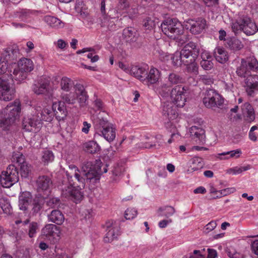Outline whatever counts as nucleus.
Here are the masks:
<instances>
[{
  "label": "nucleus",
  "mask_w": 258,
  "mask_h": 258,
  "mask_svg": "<svg viewBox=\"0 0 258 258\" xmlns=\"http://www.w3.org/2000/svg\"><path fill=\"white\" fill-rule=\"evenodd\" d=\"M38 195L40 196H48V178L46 175L39 176L37 181Z\"/></svg>",
  "instance_id": "6ab92c4d"
},
{
  "label": "nucleus",
  "mask_w": 258,
  "mask_h": 258,
  "mask_svg": "<svg viewBox=\"0 0 258 258\" xmlns=\"http://www.w3.org/2000/svg\"><path fill=\"white\" fill-rule=\"evenodd\" d=\"M228 255L230 258H241V254L237 252L232 253L231 251L228 252Z\"/></svg>",
  "instance_id": "338daca9"
},
{
  "label": "nucleus",
  "mask_w": 258,
  "mask_h": 258,
  "mask_svg": "<svg viewBox=\"0 0 258 258\" xmlns=\"http://www.w3.org/2000/svg\"><path fill=\"white\" fill-rule=\"evenodd\" d=\"M241 110L245 122L250 123L255 120V112L252 105L249 103H244L241 107Z\"/></svg>",
  "instance_id": "f3484780"
},
{
  "label": "nucleus",
  "mask_w": 258,
  "mask_h": 258,
  "mask_svg": "<svg viewBox=\"0 0 258 258\" xmlns=\"http://www.w3.org/2000/svg\"><path fill=\"white\" fill-rule=\"evenodd\" d=\"M1 208L3 211L6 214H10L11 212V206L10 204L7 203L6 204H4L3 206H1Z\"/></svg>",
  "instance_id": "4d7b16f0"
},
{
  "label": "nucleus",
  "mask_w": 258,
  "mask_h": 258,
  "mask_svg": "<svg viewBox=\"0 0 258 258\" xmlns=\"http://www.w3.org/2000/svg\"><path fill=\"white\" fill-rule=\"evenodd\" d=\"M231 28L235 34L242 31L248 36L252 35L258 31L256 23L247 16H242L238 20L232 22Z\"/></svg>",
  "instance_id": "7ed1b4c3"
},
{
  "label": "nucleus",
  "mask_w": 258,
  "mask_h": 258,
  "mask_svg": "<svg viewBox=\"0 0 258 258\" xmlns=\"http://www.w3.org/2000/svg\"><path fill=\"white\" fill-rule=\"evenodd\" d=\"M200 80L206 85H211L214 82V79L212 76L208 74L200 76Z\"/></svg>",
  "instance_id": "ea45409f"
},
{
  "label": "nucleus",
  "mask_w": 258,
  "mask_h": 258,
  "mask_svg": "<svg viewBox=\"0 0 258 258\" xmlns=\"http://www.w3.org/2000/svg\"><path fill=\"white\" fill-rule=\"evenodd\" d=\"M191 165L190 166V170L197 171L203 168L204 163L203 159L199 157H194L191 159Z\"/></svg>",
  "instance_id": "f704fd0d"
},
{
  "label": "nucleus",
  "mask_w": 258,
  "mask_h": 258,
  "mask_svg": "<svg viewBox=\"0 0 258 258\" xmlns=\"http://www.w3.org/2000/svg\"><path fill=\"white\" fill-rule=\"evenodd\" d=\"M48 195H45V196H40V195H37L35 199L34 200V203H33V210L34 212H39L41 208H42L43 206L44 205V203L46 202V204L47 205H48V202H46L45 201V199H47L48 198Z\"/></svg>",
  "instance_id": "c85d7f7f"
},
{
  "label": "nucleus",
  "mask_w": 258,
  "mask_h": 258,
  "mask_svg": "<svg viewBox=\"0 0 258 258\" xmlns=\"http://www.w3.org/2000/svg\"><path fill=\"white\" fill-rule=\"evenodd\" d=\"M14 93L15 90L11 87L9 80L0 77V99L5 101L11 100Z\"/></svg>",
  "instance_id": "ddd939ff"
},
{
  "label": "nucleus",
  "mask_w": 258,
  "mask_h": 258,
  "mask_svg": "<svg viewBox=\"0 0 258 258\" xmlns=\"http://www.w3.org/2000/svg\"><path fill=\"white\" fill-rule=\"evenodd\" d=\"M67 45L66 42L62 40V39H59L57 41V47L60 49H63L66 47Z\"/></svg>",
  "instance_id": "0e129e2a"
},
{
  "label": "nucleus",
  "mask_w": 258,
  "mask_h": 258,
  "mask_svg": "<svg viewBox=\"0 0 258 258\" xmlns=\"http://www.w3.org/2000/svg\"><path fill=\"white\" fill-rule=\"evenodd\" d=\"M48 114V110L47 109H44L43 111H42L41 113V119L42 120H44L47 121L48 118V116L47 115Z\"/></svg>",
  "instance_id": "69168bd1"
},
{
  "label": "nucleus",
  "mask_w": 258,
  "mask_h": 258,
  "mask_svg": "<svg viewBox=\"0 0 258 258\" xmlns=\"http://www.w3.org/2000/svg\"><path fill=\"white\" fill-rule=\"evenodd\" d=\"M60 201L59 198H53L49 200V207L52 208H57L60 206Z\"/></svg>",
  "instance_id": "8fccbe9b"
},
{
  "label": "nucleus",
  "mask_w": 258,
  "mask_h": 258,
  "mask_svg": "<svg viewBox=\"0 0 258 258\" xmlns=\"http://www.w3.org/2000/svg\"><path fill=\"white\" fill-rule=\"evenodd\" d=\"M258 71V60L253 54L241 59L239 66L236 70V75L241 78H246L249 76L251 72Z\"/></svg>",
  "instance_id": "423d86ee"
},
{
  "label": "nucleus",
  "mask_w": 258,
  "mask_h": 258,
  "mask_svg": "<svg viewBox=\"0 0 258 258\" xmlns=\"http://www.w3.org/2000/svg\"><path fill=\"white\" fill-rule=\"evenodd\" d=\"M75 89L77 95L86 92L84 86L80 83L76 84Z\"/></svg>",
  "instance_id": "603ef678"
},
{
  "label": "nucleus",
  "mask_w": 258,
  "mask_h": 258,
  "mask_svg": "<svg viewBox=\"0 0 258 258\" xmlns=\"http://www.w3.org/2000/svg\"><path fill=\"white\" fill-rule=\"evenodd\" d=\"M139 34L136 29L132 27H128L122 31V38L126 42L133 43L137 41Z\"/></svg>",
  "instance_id": "a211bd4d"
},
{
  "label": "nucleus",
  "mask_w": 258,
  "mask_h": 258,
  "mask_svg": "<svg viewBox=\"0 0 258 258\" xmlns=\"http://www.w3.org/2000/svg\"><path fill=\"white\" fill-rule=\"evenodd\" d=\"M103 164L100 159L96 160L94 164L87 173H86V182L89 185L94 184L100 180V176L102 174L101 170Z\"/></svg>",
  "instance_id": "9b49d317"
},
{
  "label": "nucleus",
  "mask_w": 258,
  "mask_h": 258,
  "mask_svg": "<svg viewBox=\"0 0 258 258\" xmlns=\"http://www.w3.org/2000/svg\"><path fill=\"white\" fill-rule=\"evenodd\" d=\"M203 1L208 7L217 5L219 4V0H203Z\"/></svg>",
  "instance_id": "bf43d9fd"
},
{
  "label": "nucleus",
  "mask_w": 258,
  "mask_h": 258,
  "mask_svg": "<svg viewBox=\"0 0 258 258\" xmlns=\"http://www.w3.org/2000/svg\"><path fill=\"white\" fill-rule=\"evenodd\" d=\"M206 192V189L203 186H200L194 190L195 194H205Z\"/></svg>",
  "instance_id": "774afa93"
},
{
  "label": "nucleus",
  "mask_w": 258,
  "mask_h": 258,
  "mask_svg": "<svg viewBox=\"0 0 258 258\" xmlns=\"http://www.w3.org/2000/svg\"><path fill=\"white\" fill-rule=\"evenodd\" d=\"M200 53V48L198 45L192 41L186 44L180 53V62L186 66L192 65L195 67V63Z\"/></svg>",
  "instance_id": "39448f33"
},
{
  "label": "nucleus",
  "mask_w": 258,
  "mask_h": 258,
  "mask_svg": "<svg viewBox=\"0 0 258 258\" xmlns=\"http://www.w3.org/2000/svg\"><path fill=\"white\" fill-rule=\"evenodd\" d=\"M17 67L24 72L28 74L34 69L33 61L29 58H22L18 62Z\"/></svg>",
  "instance_id": "b1692460"
},
{
  "label": "nucleus",
  "mask_w": 258,
  "mask_h": 258,
  "mask_svg": "<svg viewBox=\"0 0 258 258\" xmlns=\"http://www.w3.org/2000/svg\"><path fill=\"white\" fill-rule=\"evenodd\" d=\"M90 127V124L88 123L87 121H84L83 127L82 129V131L85 134H88L89 133V128Z\"/></svg>",
  "instance_id": "680f3d73"
},
{
  "label": "nucleus",
  "mask_w": 258,
  "mask_h": 258,
  "mask_svg": "<svg viewBox=\"0 0 258 258\" xmlns=\"http://www.w3.org/2000/svg\"><path fill=\"white\" fill-rule=\"evenodd\" d=\"M60 227L54 224H49V241L52 244L57 243L60 239Z\"/></svg>",
  "instance_id": "4be33fe9"
},
{
  "label": "nucleus",
  "mask_w": 258,
  "mask_h": 258,
  "mask_svg": "<svg viewBox=\"0 0 258 258\" xmlns=\"http://www.w3.org/2000/svg\"><path fill=\"white\" fill-rule=\"evenodd\" d=\"M69 168L70 171L66 172L68 182L63 181L60 185L61 196L77 203L83 198L81 189L85 187V179L81 176L80 170L76 165H70Z\"/></svg>",
  "instance_id": "f257e3e1"
},
{
  "label": "nucleus",
  "mask_w": 258,
  "mask_h": 258,
  "mask_svg": "<svg viewBox=\"0 0 258 258\" xmlns=\"http://www.w3.org/2000/svg\"><path fill=\"white\" fill-rule=\"evenodd\" d=\"M103 227L105 229V230L108 229H117L118 228H119L116 221L112 219L107 220L105 224L103 225Z\"/></svg>",
  "instance_id": "79ce46f5"
},
{
  "label": "nucleus",
  "mask_w": 258,
  "mask_h": 258,
  "mask_svg": "<svg viewBox=\"0 0 258 258\" xmlns=\"http://www.w3.org/2000/svg\"><path fill=\"white\" fill-rule=\"evenodd\" d=\"M31 195L29 192H23L19 197V206L21 210L26 211L31 201Z\"/></svg>",
  "instance_id": "393cba45"
},
{
  "label": "nucleus",
  "mask_w": 258,
  "mask_h": 258,
  "mask_svg": "<svg viewBox=\"0 0 258 258\" xmlns=\"http://www.w3.org/2000/svg\"><path fill=\"white\" fill-rule=\"evenodd\" d=\"M137 215V212L132 209H127L125 211L124 217L126 220L133 219Z\"/></svg>",
  "instance_id": "de8ad7c7"
},
{
  "label": "nucleus",
  "mask_w": 258,
  "mask_h": 258,
  "mask_svg": "<svg viewBox=\"0 0 258 258\" xmlns=\"http://www.w3.org/2000/svg\"><path fill=\"white\" fill-rule=\"evenodd\" d=\"M42 161L44 164H47L48 163V150H45L43 152V155L41 158Z\"/></svg>",
  "instance_id": "6e6d98bb"
},
{
  "label": "nucleus",
  "mask_w": 258,
  "mask_h": 258,
  "mask_svg": "<svg viewBox=\"0 0 258 258\" xmlns=\"http://www.w3.org/2000/svg\"><path fill=\"white\" fill-rule=\"evenodd\" d=\"M188 90L186 86L177 85L172 89L170 97L173 103L177 107H183L186 100L185 93Z\"/></svg>",
  "instance_id": "9d476101"
},
{
  "label": "nucleus",
  "mask_w": 258,
  "mask_h": 258,
  "mask_svg": "<svg viewBox=\"0 0 258 258\" xmlns=\"http://www.w3.org/2000/svg\"><path fill=\"white\" fill-rule=\"evenodd\" d=\"M189 24V31L194 35L201 34L207 27V21L203 18H198L196 20H191Z\"/></svg>",
  "instance_id": "2eb2a0df"
},
{
  "label": "nucleus",
  "mask_w": 258,
  "mask_h": 258,
  "mask_svg": "<svg viewBox=\"0 0 258 258\" xmlns=\"http://www.w3.org/2000/svg\"><path fill=\"white\" fill-rule=\"evenodd\" d=\"M48 83L47 81L41 83H38L33 86V92L37 94H44L48 91Z\"/></svg>",
  "instance_id": "72a5a7b5"
},
{
  "label": "nucleus",
  "mask_w": 258,
  "mask_h": 258,
  "mask_svg": "<svg viewBox=\"0 0 258 258\" xmlns=\"http://www.w3.org/2000/svg\"><path fill=\"white\" fill-rule=\"evenodd\" d=\"M21 105L19 100L7 105L0 112V128L4 131L10 130L20 116Z\"/></svg>",
  "instance_id": "f03ea898"
},
{
  "label": "nucleus",
  "mask_w": 258,
  "mask_h": 258,
  "mask_svg": "<svg viewBox=\"0 0 258 258\" xmlns=\"http://www.w3.org/2000/svg\"><path fill=\"white\" fill-rule=\"evenodd\" d=\"M52 109L57 120H63L66 117L68 111L63 102L58 101L53 103Z\"/></svg>",
  "instance_id": "dca6fc26"
},
{
  "label": "nucleus",
  "mask_w": 258,
  "mask_h": 258,
  "mask_svg": "<svg viewBox=\"0 0 258 258\" xmlns=\"http://www.w3.org/2000/svg\"><path fill=\"white\" fill-rule=\"evenodd\" d=\"M83 150L90 154H95L100 150V148L96 141L91 140L85 142L82 145Z\"/></svg>",
  "instance_id": "a878e982"
},
{
  "label": "nucleus",
  "mask_w": 258,
  "mask_h": 258,
  "mask_svg": "<svg viewBox=\"0 0 258 258\" xmlns=\"http://www.w3.org/2000/svg\"><path fill=\"white\" fill-rule=\"evenodd\" d=\"M64 219L63 215L59 210H53L49 215V220L57 225H61L64 221Z\"/></svg>",
  "instance_id": "7c9ffc66"
},
{
  "label": "nucleus",
  "mask_w": 258,
  "mask_h": 258,
  "mask_svg": "<svg viewBox=\"0 0 258 258\" xmlns=\"http://www.w3.org/2000/svg\"><path fill=\"white\" fill-rule=\"evenodd\" d=\"M30 13L26 10H23L20 12H18L16 14L17 17H18L21 20L24 21L27 19Z\"/></svg>",
  "instance_id": "49530a36"
},
{
  "label": "nucleus",
  "mask_w": 258,
  "mask_h": 258,
  "mask_svg": "<svg viewBox=\"0 0 258 258\" xmlns=\"http://www.w3.org/2000/svg\"><path fill=\"white\" fill-rule=\"evenodd\" d=\"M95 106L99 109L102 110L103 108V103L100 99H97L95 102Z\"/></svg>",
  "instance_id": "e2e57ef3"
},
{
  "label": "nucleus",
  "mask_w": 258,
  "mask_h": 258,
  "mask_svg": "<svg viewBox=\"0 0 258 258\" xmlns=\"http://www.w3.org/2000/svg\"><path fill=\"white\" fill-rule=\"evenodd\" d=\"M38 228V224L36 222H32L30 223L29 228L28 235L30 238L34 236Z\"/></svg>",
  "instance_id": "c03bdc74"
},
{
  "label": "nucleus",
  "mask_w": 258,
  "mask_h": 258,
  "mask_svg": "<svg viewBox=\"0 0 258 258\" xmlns=\"http://www.w3.org/2000/svg\"><path fill=\"white\" fill-rule=\"evenodd\" d=\"M202 60L200 64L205 70H210L213 67L212 61V56L207 52H203L201 55Z\"/></svg>",
  "instance_id": "bb28decb"
},
{
  "label": "nucleus",
  "mask_w": 258,
  "mask_h": 258,
  "mask_svg": "<svg viewBox=\"0 0 258 258\" xmlns=\"http://www.w3.org/2000/svg\"><path fill=\"white\" fill-rule=\"evenodd\" d=\"M252 252L255 255H258V240L253 241L251 244Z\"/></svg>",
  "instance_id": "5fc2aeb1"
},
{
  "label": "nucleus",
  "mask_w": 258,
  "mask_h": 258,
  "mask_svg": "<svg viewBox=\"0 0 258 258\" xmlns=\"http://www.w3.org/2000/svg\"><path fill=\"white\" fill-rule=\"evenodd\" d=\"M216 60L220 63H224L228 61L229 56L226 50L223 47H217L214 53Z\"/></svg>",
  "instance_id": "5701e85b"
},
{
  "label": "nucleus",
  "mask_w": 258,
  "mask_h": 258,
  "mask_svg": "<svg viewBox=\"0 0 258 258\" xmlns=\"http://www.w3.org/2000/svg\"><path fill=\"white\" fill-rule=\"evenodd\" d=\"M39 123H37V121L34 118L25 117L23 120L22 126L26 131L36 132L38 131L39 126L38 125Z\"/></svg>",
  "instance_id": "412c9836"
},
{
  "label": "nucleus",
  "mask_w": 258,
  "mask_h": 258,
  "mask_svg": "<svg viewBox=\"0 0 258 258\" xmlns=\"http://www.w3.org/2000/svg\"><path fill=\"white\" fill-rule=\"evenodd\" d=\"M19 180L18 168L13 164L9 165L0 175V182L3 187L9 188Z\"/></svg>",
  "instance_id": "0eeeda50"
},
{
  "label": "nucleus",
  "mask_w": 258,
  "mask_h": 258,
  "mask_svg": "<svg viewBox=\"0 0 258 258\" xmlns=\"http://www.w3.org/2000/svg\"><path fill=\"white\" fill-rule=\"evenodd\" d=\"M245 92L249 97L254 96L255 91H258V75H250L244 80Z\"/></svg>",
  "instance_id": "4468645a"
},
{
  "label": "nucleus",
  "mask_w": 258,
  "mask_h": 258,
  "mask_svg": "<svg viewBox=\"0 0 258 258\" xmlns=\"http://www.w3.org/2000/svg\"><path fill=\"white\" fill-rule=\"evenodd\" d=\"M13 162L18 164L20 166V172L22 177L27 178L32 170V166L25 161V156L20 153H15L13 155Z\"/></svg>",
  "instance_id": "f8f14e48"
},
{
  "label": "nucleus",
  "mask_w": 258,
  "mask_h": 258,
  "mask_svg": "<svg viewBox=\"0 0 258 258\" xmlns=\"http://www.w3.org/2000/svg\"><path fill=\"white\" fill-rule=\"evenodd\" d=\"M97 129L108 142H111L114 140L116 136V130L107 120L103 118L99 119Z\"/></svg>",
  "instance_id": "1a4fd4ad"
},
{
  "label": "nucleus",
  "mask_w": 258,
  "mask_h": 258,
  "mask_svg": "<svg viewBox=\"0 0 258 258\" xmlns=\"http://www.w3.org/2000/svg\"><path fill=\"white\" fill-rule=\"evenodd\" d=\"M131 73L141 81H145V76L147 74L145 69L137 66L132 68Z\"/></svg>",
  "instance_id": "c756f323"
},
{
  "label": "nucleus",
  "mask_w": 258,
  "mask_h": 258,
  "mask_svg": "<svg viewBox=\"0 0 258 258\" xmlns=\"http://www.w3.org/2000/svg\"><path fill=\"white\" fill-rule=\"evenodd\" d=\"M77 95L80 105L83 106L85 105L88 98L87 92L79 94Z\"/></svg>",
  "instance_id": "a18cd8bd"
},
{
  "label": "nucleus",
  "mask_w": 258,
  "mask_h": 258,
  "mask_svg": "<svg viewBox=\"0 0 258 258\" xmlns=\"http://www.w3.org/2000/svg\"><path fill=\"white\" fill-rule=\"evenodd\" d=\"M62 25V22L57 18L49 16V26L52 27L58 28Z\"/></svg>",
  "instance_id": "37998d69"
},
{
  "label": "nucleus",
  "mask_w": 258,
  "mask_h": 258,
  "mask_svg": "<svg viewBox=\"0 0 258 258\" xmlns=\"http://www.w3.org/2000/svg\"><path fill=\"white\" fill-rule=\"evenodd\" d=\"M227 46L231 50L233 51H238L241 50L243 47V44L238 39L233 38L228 39L227 41Z\"/></svg>",
  "instance_id": "2f4dec72"
},
{
  "label": "nucleus",
  "mask_w": 258,
  "mask_h": 258,
  "mask_svg": "<svg viewBox=\"0 0 258 258\" xmlns=\"http://www.w3.org/2000/svg\"><path fill=\"white\" fill-rule=\"evenodd\" d=\"M162 32L170 39L180 42L181 35L184 32L183 28L180 23L174 19H167L161 25Z\"/></svg>",
  "instance_id": "20e7f679"
},
{
  "label": "nucleus",
  "mask_w": 258,
  "mask_h": 258,
  "mask_svg": "<svg viewBox=\"0 0 258 258\" xmlns=\"http://www.w3.org/2000/svg\"><path fill=\"white\" fill-rule=\"evenodd\" d=\"M203 102L208 108H220L224 103V98L217 91L209 88L204 93Z\"/></svg>",
  "instance_id": "6e6552de"
},
{
  "label": "nucleus",
  "mask_w": 258,
  "mask_h": 258,
  "mask_svg": "<svg viewBox=\"0 0 258 258\" xmlns=\"http://www.w3.org/2000/svg\"><path fill=\"white\" fill-rule=\"evenodd\" d=\"M241 153L240 149H236L235 150L231 151L226 153H223L221 154L222 155H225L230 154V157L233 158L236 156V158H238L240 156V154Z\"/></svg>",
  "instance_id": "09e8293b"
},
{
  "label": "nucleus",
  "mask_w": 258,
  "mask_h": 258,
  "mask_svg": "<svg viewBox=\"0 0 258 258\" xmlns=\"http://www.w3.org/2000/svg\"><path fill=\"white\" fill-rule=\"evenodd\" d=\"M164 111H165L169 119L173 120L178 116V113L175 109V107L173 106H169L167 105L164 107Z\"/></svg>",
  "instance_id": "58836bf2"
},
{
  "label": "nucleus",
  "mask_w": 258,
  "mask_h": 258,
  "mask_svg": "<svg viewBox=\"0 0 258 258\" xmlns=\"http://www.w3.org/2000/svg\"><path fill=\"white\" fill-rule=\"evenodd\" d=\"M189 258H204V257L201 253L200 250H195L193 253L190 255Z\"/></svg>",
  "instance_id": "13d9d810"
},
{
  "label": "nucleus",
  "mask_w": 258,
  "mask_h": 258,
  "mask_svg": "<svg viewBox=\"0 0 258 258\" xmlns=\"http://www.w3.org/2000/svg\"><path fill=\"white\" fill-rule=\"evenodd\" d=\"M62 99L63 101L68 104H74L75 102V98L71 96V93L69 94H64L62 96Z\"/></svg>",
  "instance_id": "3c124183"
},
{
  "label": "nucleus",
  "mask_w": 258,
  "mask_h": 258,
  "mask_svg": "<svg viewBox=\"0 0 258 258\" xmlns=\"http://www.w3.org/2000/svg\"><path fill=\"white\" fill-rule=\"evenodd\" d=\"M168 80L171 85L182 84L184 82V79L181 75L175 73H170L168 76Z\"/></svg>",
  "instance_id": "c9c22d12"
},
{
  "label": "nucleus",
  "mask_w": 258,
  "mask_h": 258,
  "mask_svg": "<svg viewBox=\"0 0 258 258\" xmlns=\"http://www.w3.org/2000/svg\"><path fill=\"white\" fill-rule=\"evenodd\" d=\"M27 73L21 70L17 66L13 70V74H11L13 80L18 82H22L25 80L28 76Z\"/></svg>",
  "instance_id": "473e14b6"
},
{
  "label": "nucleus",
  "mask_w": 258,
  "mask_h": 258,
  "mask_svg": "<svg viewBox=\"0 0 258 258\" xmlns=\"http://www.w3.org/2000/svg\"><path fill=\"white\" fill-rule=\"evenodd\" d=\"M159 215L168 217L173 215L175 212V209L171 206H165L159 209Z\"/></svg>",
  "instance_id": "4c0bfd02"
},
{
  "label": "nucleus",
  "mask_w": 258,
  "mask_h": 258,
  "mask_svg": "<svg viewBox=\"0 0 258 258\" xmlns=\"http://www.w3.org/2000/svg\"><path fill=\"white\" fill-rule=\"evenodd\" d=\"M208 252L207 258H215L217 256V251L215 249L209 248Z\"/></svg>",
  "instance_id": "052dcab7"
},
{
  "label": "nucleus",
  "mask_w": 258,
  "mask_h": 258,
  "mask_svg": "<svg viewBox=\"0 0 258 258\" xmlns=\"http://www.w3.org/2000/svg\"><path fill=\"white\" fill-rule=\"evenodd\" d=\"M71 80L66 77L62 78L60 81L61 89L66 91L70 90V86L71 84Z\"/></svg>",
  "instance_id": "a19ab883"
},
{
  "label": "nucleus",
  "mask_w": 258,
  "mask_h": 258,
  "mask_svg": "<svg viewBox=\"0 0 258 258\" xmlns=\"http://www.w3.org/2000/svg\"><path fill=\"white\" fill-rule=\"evenodd\" d=\"M217 226V223L215 221H212L209 222L205 226V229L207 232H209L214 230Z\"/></svg>",
  "instance_id": "864d4df0"
},
{
  "label": "nucleus",
  "mask_w": 258,
  "mask_h": 258,
  "mask_svg": "<svg viewBox=\"0 0 258 258\" xmlns=\"http://www.w3.org/2000/svg\"><path fill=\"white\" fill-rule=\"evenodd\" d=\"M160 77V71L156 68H152L146 75L144 81H146L148 85L155 84L158 82Z\"/></svg>",
  "instance_id": "aec40b11"
},
{
  "label": "nucleus",
  "mask_w": 258,
  "mask_h": 258,
  "mask_svg": "<svg viewBox=\"0 0 258 258\" xmlns=\"http://www.w3.org/2000/svg\"><path fill=\"white\" fill-rule=\"evenodd\" d=\"M119 228L114 229L106 230V234L104 238V240L106 242H110L114 239L117 238L119 234Z\"/></svg>",
  "instance_id": "e433bc0d"
},
{
  "label": "nucleus",
  "mask_w": 258,
  "mask_h": 258,
  "mask_svg": "<svg viewBox=\"0 0 258 258\" xmlns=\"http://www.w3.org/2000/svg\"><path fill=\"white\" fill-rule=\"evenodd\" d=\"M191 134L194 136L196 142L199 143H203L205 140V132L202 128L192 126L191 128Z\"/></svg>",
  "instance_id": "cd10ccee"
}]
</instances>
